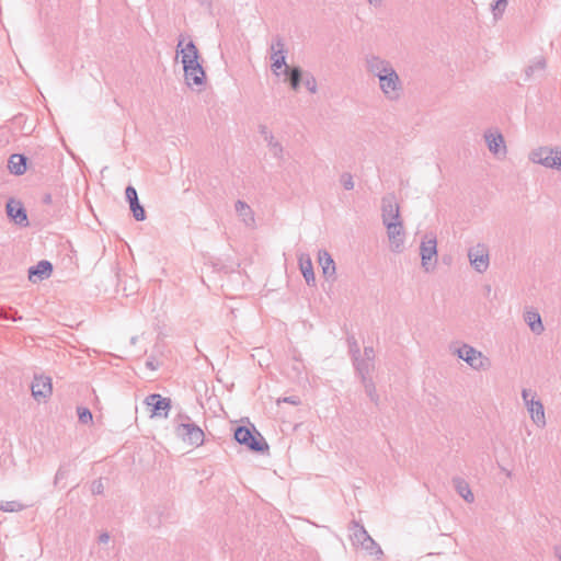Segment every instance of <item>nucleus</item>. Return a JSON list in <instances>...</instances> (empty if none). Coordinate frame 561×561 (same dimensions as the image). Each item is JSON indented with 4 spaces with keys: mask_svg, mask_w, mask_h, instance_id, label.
<instances>
[{
    "mask_svg": "<svg viewBox=\"0 0 561 561\" xmlns=\"http://www.w3.org/2000/svg\"><path fill=\"white\" fill-rule=\"evenodd\" d=\"M356 346H358V345H357V343L354 341V342H353V344L351 345V353H352V354H353V351H356Z\"/></svg>",
    "mask_w": 561,
    "mask_h": 561,
    "instance_id": "de8ad7c7",
    "label": "nucleus"
},
{
    "mask_svg": "<svg viewBox=\"0 0 561 561\" xmlns=\"http://www.w3.org/2000/svg\"><path fill=\"white\" fill-rule=\"evenodd\" d=\"M528 159L530 162L548 169L561 170V147L541 146L533 149Z\"/></svg>",
    "mask_w": 561,
    "mask_h": 561,
    "instance_id": "7ed1b4c3",
    "label": "nucleus"
},
{
    "mask_svg": "<svg viewBox=\"0 0 561 561\" xmlns=\"http://www.w3.org/2000/svg\"><path fill=\"white\" fill-rule=\"evenodd\" d=\"M92 492L94 494H101L103 492V483L101 480L94 481L92 484Z\"/></svg>",
    "mask_w": 561,
    "mask_h": 561,
    "instance_id": "a19ab883",
    "label": "nucleus"
},
{
    "mask_svg": "<svg viewBox=\"0 0 561 561\" xmlns=\"http://www.w3.org/2000/svg\"><path fill=\"white\" fill-rule=\"evenodd\" d=\"M363 387L365 389V392L367 397L370 399L371 402H374L376 405L379 403V396L376 390L375 382L371 377H366L364 379H360Z\"/></svg>",
    "mask_w": 561,
    "mask_h": 561,
    "instance_id": "cd10ccee",
    "label": "nucleus"
},
{
    "mask_svg": "<svg viewBox=\"0 0 561 561\" xmlns=\"http://www.w3.org/2000/svg\"><path fill=\"white\" fill-rule=\"evenodd\" d=\"M304 84L310 93H317L318 84L316 78L312 75H308L305 77Z\"/></svg>",
    "mask_w": 561,
    "mask_h": 561,
    "instance_id": "f704fd0d",
    "label": "nucleus"
},
{
    "mask_svg": "<svg viewBox=\"0 0 561 561\" xmlns=\"http://www.w3.org/2000/svg\"><path fill=\"white\" fill-rule=\"evenodd\" d=\"M369 537H370L369 534L366 531V529L363 526H360L358 524L354 525V530L352 534V539H353L354 543L363 546V542H365L366 539H369Z\"/></svg>",
    "mask_w": 561,
    "mask_h": 561,
    "instance_id": "c85d7f7f",
    "label": "nucleus"
},
{
    "mask_svg": "<svg viewBox=\"0 0 561 561\" xmlns=\"http://www.w3.org/2000/svg\"><path fill=\"white\" fill-rule=\"evenodd\" d=\"M387 228V236L390 242L392 252H401L404 244L405 233L402 221L389 222L385 225Z\"/></svg>",
    "mask_w": 561,
    "mask_h": 561,
    "instance_id": "f8f14e48",
    "label": "nucleus"
},
{
    "mask_svg": "<svg viewBox=\"0 0 561 561\" xmlns=\"http://www.w3.org/2000/svg\"><path fill=\"white\" fill-rule=\"evenodd\" d=\"M69 469L67 465H61L55 476V484L67 477Z\"/></svg>",
    "mask_w": 561,
    "mask_h": 561,
    "instance_id": "58836bf2",
    "label": "nucleus"
},
{
    "mask_svg": "<svg viewBox=\"0 0 561 561\" xmlns=\"http://www.w3.org/2000/svg\"><path fill=\"white\" fill-rule=\"evenodd\" d=\"M365 67L370 76L378 79L379 89L386 100L396 102L401 99L403 82L389 60L370 54L365 57Z\"/></svg>",
    "mask_w": 561,
    "mask_h": 561,
    "instance_id": "f257e3e1",
    "label": "nucleus"
},
{
    "mask_svg": "<svg viewBox=\"0 0 561 561\" xmlns=\"http://www.w3.org/2000/svg\"><path fill=\"white\" fill-rule=\"evenodd\" d=\"M368 4H370L374 8H378L381 5L383 0H366Z\"/></svg>",
    "mask_w": 561,
    "mask_h": 561,
    "instance_id": "c03bdc74",
    "label": "nucleus"
},
{
    "mask_svg": "<svg viewBox=\"0 0 561 561\" xmlns=\"http://www.w3.org/2000/svg\"><path fill=\"white\" fill-rule=\"evenodd\" d=\"M353 364L360 379L371 377L375 369V351L373 346H365L364 353H360L358 346L353 351Z\"/></svg>",
    "mask_w": 561,
    "mask_h": 561,
    "instance_id": "423d86ee",
    "label": "nucleus"
},
{
    "mask_svg": "<svg viewBox=\"0 0 561 561\" xmlns=\"http://www.w3.org/2000/svg\"><path fill=\"white\" fill-rule=\"evenodd\" d=\"M236 213L245 227L253 229L255 227V217L252 208L243 201H237L234 204Z\"/></svg>",
    "mask_w": 561,
    "mask_h": 561,
    "instance_id": "412c9836",
    "label": "nucleus"
},
{
    "mask_svg": "<svg viewBox=\"0 0 561 561\" xmlns=\"http://www.w3.org/2000/svg\"><path fill=\"white\" fill-rule=\"evenodd\" d=\"M458 358L466 362L473 370L484 371L491 368V359L476 347L463 343L453 352Z\"/></svg>",
    "mask_w": 561,
    "mask_h": 561,
    "instance_id": "f03ea898",
    "label": "nucleus"
},
{
    "mask_svg": "<svg viewBox=\"0 0 561 561\" xmlns=\"http://www.w3.org/2000/svg\"><path fill=\"white\" fill-rule=\"evenodd\" d=\"M527 411L530 414V417L535 424L538 426H545L546 417H545V409L543 404L539 400L529 401V404L526 405Z\"/></svg>",
    "mask_w": 561,
    "mask_h": 561,
    "instance_id": "b1692460",
    "label": "nucleus"
},
{
    "mask_svg": "<svg viewBox=\"0 0 561 561\" xmlns=\"http://www.w3.org/2000/svg\"><path fill=\"white\" fill-rule=\"evenodd\" d=\"M557 554H558V557H559V559L561 561V547L557 549Z\"/></svg>",
    "mask_w": 561,
    "mask_h": 561,
    "instance_id": "09e8293b",
    "label": "nucleus"
},
{
    "mask_svg": "<svg viewBox=\"0 0 561 561\" xmlns=\"http://www.w3.org/2000/svg\"><path fill=\"white\" fill-rule=\"evenodd\" d=\"M24 508V506L18 502V501H7V502H0V511L3 512H20Z\"/></svg>",
    "mask_w": 561,
    "mask_h": 561,
    "instance_id": "2f4dec72",
    "label": "nucleus"
},
{
    "mask_svg": "<svg viewBox=\"0 0 561 561\" xmlns=\"http://www.w3.org/2000/svg\"><path fill=\"white\" fill-rule=\"evenodd\" d=\"M234 439L255 453L268 450V445L264 437L254 427L251 430L247 426H238L234 431Z\"/></svg>",
    "mask_w": 561,
    "mask_h": 561,
    "instance_id": "39448f33",
    "label": "nucleus"
},
{
    "mask_svg": "<svg viewBox=\"0 0 561 561\" xmlns=\"http://www.w3.org/2000/svg\"><path fill=\"white\" fill-rule=\"evenodd\" d=\"M546 68V60L543 58H540L538 60H536L534 62V65L529 66L527 69H526V75L529 77L531 76L535 71L539 70H543Z\"/></svg>",
    "mask_w": 561,
    "mask_h": 561,
    "instance_id": "e433bc0d",
    "label": "nucleus"
},
{
    "mask_svg": "<svg viewBox=\"0 0 561 561\" xmlns=\"http://www.w3.org/2000/svg\"><path fill=\"white\" fill-rule=\"evenodd\" d=\"M530 394H531L530 390H528V389L522 390V398H523L525 405L529 404V401L535 400L533 397H530Z\"/></svg>",
    "mask_w": 561,
    "mask_h": 561,
    "instance_id": "ea45409f",
    "label": "nucleus"
},
{
    "mask_svg": "<svg viewBox=\"0 0 561 561\" xmlns=\"http://www.w3.org/2000/svg\"><path fill=\"white\" fill-rule=\"evenodd\" d=\"M284 402H288L290 404H299V399L297 397H286L284 398Z\"/></svg>",
    "mask_w": 561,
    "mask_h": 561,
    "instance_id": "37998d69",
    "label": "nucleus"
},
{
    "mask_svg": "<svg viewBox=\"0 0 561 561\" xmlns=\"http://www.w3.org/2000/svg\"><path fill=\"white\" fill-rule=\"evenodd\" d=\"M271 60H272V71L279 76V70L285 67L286 68V48L284 39L280 36H275L271 43Z\"/></svg>",
    "mask_w": 561,
    "mask_h": 561,
    "instance_id": "1a4fd4ad",
    "label": "nucleus"
},
{
    "mask_svg": "<svg viewBox=\"0 0 561 561\" xmlns=\"http://www.w3.org/2000/svg\"><path fill=\"white\" fill-rule=\"evenodd\" d=\"M78 417L83 424L91 423L93 420V415L88 408H78Z\"/></svg>",
    "mask_w": 561,
    "mask_h": 561,
    "instance_id": "72a5a7b5",
    "label": "nucleus"
},
{
    "mask_svg": "<svg viewBox=\"0 0 561 561\" xmlns=\"http://www.w3.org/2000/svg\"><path fill=\"white\" fill-rule=\"evenodd\" d=\"M318 261L322 267L324 277L333 278L335 276V263L331 254L327 250H320L318 253Z\"/></svg>",
    "mask_w": 561,
    "mask_h": 561,
    "instance_id": "5701e85b",
    "label": "nucleus"
},
{
    "mask_svg": "<svg viewBox=\"0 0 561 561\" xmlns=\"http://www.w3.org/2000/svg\"><path fill=\"white\" fill-rule=\"evenodd\" d=\"M108 540H110V535H108V533H106V531H105V533H102V534L99 536V541H100L101 543H107V542H108Z\"/></svg>",
    "mask_w": 561,
    "mask_h": 561,
    "instance_id": "79ce46f5",
    "label": "nucleus"
},
{
    "mask_svg": "<svg viewBox=\"0 0 561 561\" xmlns=\"http://www.w3.org/2000/svg\"><path fill=\"white\" fill-rule=\"evenodd\" d=\"M176 58L181 59L184 73L195 65H198L199 54L194 42L190 41L184 44V36L181 35L176 45Z\"/></svg>",
    "mask_w": 561,
    "mask_h": 561,
    "instance_id": "0eeeda50",
    "label": "nucleus"
},
{
    "mask_svg": "<svg viewBox=\"0 0 561 561\" xmlns=\"http://www.w3.org/2000/svg\"><path fill=\"white\" fill-rule=\"evenodd\" d=\"M125 195L127 202L129 203V208L133 213L134 218L137 221H144L146 219V211L139 203L136 188L131 185H128L126 187Z\"/></svg>",
    "mask_w": 561,
    "mask_h": 561,
    "instance_id": "a211bd4d",
    "label": "nucleus"
},
{
    "mask_svg": "<svg viewBox=\"0 0 561 561\" xmlns=\"http://www.w3.org/2000/svg\"><path fill=\"white\" fill-rule=\"evenodd\" d=\"M0 317H1V318H4V319H9L8 314H7V313H4V312L0 313Z\"/></svg>",
    "mask_w": 561,
    "mask_h": 561,
    "instance_id": "8fccbe9b",
    "label": "nucleus"
},
{
    "mask_svg": "<svg viewBox=\"0 0 561 561\" xmlns=\"http://www.w3.org/2000/svg\"><path fill=\"white\" fill-rule=\"evenodd\" d=\"M298 265H299V270H300L306 283L309 286L310 285L313 286L316 284V276H314L313 265H312L310 255L307 253H300L298 255Z\"/></svg>",
    "mask_w": 561,
    "mask_h": 561,
    "instance_id": "aec40b11",
    "label": "nucleus"
},
{
    "mask_svg": "<svg viewBox=\"0 0 561 561\" xmlns=\"http://www.w3.org/2000/svg\"><path fill=\"white\" fill-rule=\"evenodd\" d=\"M184 79L188 87L203 85L206 79V73L201 62L192 67L190 70H186Z\"/></svg>",
    "mask_w": 561,
    "mask_h": 561,
    "instance_id": "4be33fe9",
    "label": "nucleus"
},
{
    "mask_svg": "<svg viewBox=\"0 0 561 561\" xmlns=\"http://www.w3.org/2000/svg\"><path fill=\"white\" fill-rule=\"evenodd\" d=\"M8 168L13 174H23L26 171V158L23 154H12L9 159Z\"/></svg>",
    "mask_w": 561,
    "mask_h": 561,
    "instance_id": "a878e982",
    "label": "nucleus"
},
{
    "mask_svg": "<svg viewBox=\"0 0 561 561\" xmlns=\"http://www.w3.org/2000/svg\"><path fill=\"white\" fill-rule=\"evenodd\" d=\"M382 224L402 221L400 217V206L393 194H387L381 199Z\"/></svg>",
    "mask_w": 561,
    "mask_h": 561,
    "instance_id": "9d476101",
    "label": "nucleus"
},
{
    "mask_svg": "<svg viewBox=\"0 0 561 561\" xmlns=\"http://www.w3.org/2000/svg\"><path fill=\"white\" fill-rule=\"evenodd\" d=\"M285 75L288 77V81L290 88L297 91L300 87V82L302 79V71L299 67H288L286 66L284 70Z\"/></svg>",
    "mask_w": 561,
    "mask_h": 561,
    "instance_id": "bb28decb",
    "label": "nucleus"
},
{
    "mask_svg": "<svg viewBox=\"0 0 561 561\" xmlns=\"http://www.w3.org/2000/svg\"><path fill=\"white\" fill-rule=\"evenodd\" d=\"M31 391L36 400L47 399L53 392L50 377L35 375L31 385Z\"/></svg>",
    "mask_w": 561,
    "mask_h": 561,
    "instance_id": "2eb2a0df",
    "label": "nucleus"
},
{
    "mask_svg": "<svg viewBox=\"0 0 561 561\" xmlns=\"http://www.w3.org/2000/svg\"><path fill=\"white\" fill-rule=\"evenodd\" d=\"M340 182L343 185V187L347 191H351L354 188V180L351 173L344 172L341 178Z\"/></svg>",
    "mask_w": 561,
    "mask_h": 561,
    "instance_id": "c9c22d12",
    "label": "nucleus"
},
{
    "mask_svg": "<svg viewBox=\"0 0 561 561\" xmlns=\"http://www.w3.org/2000/svg\"><path fill=\"white\" fill-rule=\"evenodd\" d=\"M180 423L175 426V434L183 442L193 445L201 446L204 443L203 430L191 422L188 415H179Z\"/></svg>",
    "mask_w": 561,
    "mask_h": 561,
    "instance_id": "20e7f679",
    "label": "nucleus"
},
{
    "mask_svg": "<svg viewBox=\"0 0 561 561\" xmlns=\"http://www.w3.org/2000/svg\"><path fill=\"white\" fill-rule=\"evenodd\" d=\"M506 5H507V0H496L495 1V3L492 5V12H493L495 20H497L502 16L503 12L505 11Z\"/></svg>",
    "mask_w": 561,
    "mask_h": 561,
    "instance_id": "473e14b6",
    "label": "nucleus"
},
{
    "mask_svg": "<svg viewBox=\"0 0 561 561\" xmlns=\"http://www.w3.org/2000/svg\"><path fill=\"white\" fill-rule=\"evenodd\" d=\"M43 202L45 204H50L51 203V195L50 194H45L44 197H43Z\"/></svg>",
    "mask_w": 561,
    "mask_h": 561,
    "instance_id": "49530a36",
    "label": "nucleus"
},
{
    "mask_svg": "<svg viewBox=\"0 0 561 561\" xmlns=\"http://www.w3.org/2000/svg\"><path fill=\"white\" fill-rule=\"evenodd\" d=\"M145 403L151 408V417H167L171 409V400L169 398H163L158 393L149 394L145 399Z\"/></svg>",
    "mask_w": 561,
    "mask_h": 561,
    "instance_id": "4468645a",
    "label": "nucleus"
},
{
    "mask_svg": "<svg viewBox=\"0 0 561 561\" xmlns=\"http://www.w3.org/2000/svg\"><path fill=\"white\" fill-rule=\"evenodd\" d=\"M363 549H365L370 554H375L377 557L382 556L381 548L377 545V542L369 537V539H366L365 542H363V546H360Z\"/></svg>",
    "mask_w": 561,
    "mask_h": 561,
    "instance_id": "7c9ffc66",
    "label": "nucleus"
},
{
    "mask_svg": "<svg viewBox=\"0 0 561 561\" xmlns=\"http://www.w3.org/2000/svg\"><path fill=\"white\" fill-rule=\"evenodd\" d=\"M484 140L491 153L504 158L507 149L503 135L499 130L489 129L484 133Z\"/></svg>",
    "mask_w": 561,
    "mask_h": 561,
    "instance_id": "ddd939ff",
    "label": "nucleus"
},
{
    "mask_svg": "<svg viewBox=\"0 0 561 561\" xmlns=\"http://www.w3.org/2000/svg\"><path fill=\"white\" fill-rule=\"evenodd\" d=\"M523 319L535 335H541L545 332L541 316L534 307H526L524 309Z\"/></svg>",
    "mask_w": 561,
    "mask_h": 561,
    "instance_id": "f3484780",
    "label": "nucleus"
},
{
    "mask_svg": "<svg viewBox=\"0 0 561 561\" xmlns=\"http://www.w3.org/2000/svg\"><path fill=\"white\" fill-rule=\"evenodd\" d=\"M468 257L471 266L478 272L483 273L489 267V252L484 244H477L469 249Z\"/></svg>",
    "mask_w": 561,
    "mask_h": 561,
    "instance_id": "9b49d317",
    "label": "nucleus"
},
{
    "mask_svg": "<svg viewBox=\"0 0 561 561\" xmlns=\"http://www.w3.org/2000/svg\"><path fill=\"white\" fill-rule=\"evenodd\" d=\"M266 146L274 158L283 159L284 148L276 138L272 139V141L266 142Z\"/></svg>",
    "mask_w": 561,
    "mask_h": 561,
    "instance_id": "c756f323",
    "label": "nucleus"
},
{
    "mask_svg": "<svg viewBox=\"0 0 561 561\" xmlns=\"http://www.w3.org/2000/svg\"><path fill=\"white\" fill-rule=\"evenodd\" d=\"M259 133L265 142L272 141V139L275 138L273 133L270 130V128L266 125H260Z\"/></svg>",
    "mask_w": 561,
    "mask_h": 561,
    "instance_id": "4c0bfd02",
    "label": "nucleus"
},
{
    "mask_svg": "<svg viewBox=\"0 0 561 561\" xmlns=\"http://www.w3.org/2000/svg\"><path fill=\"white\" fill-rule=\"evenodd\" d=\"M51 271H53V265L50 262H48L46 260L39 261L36 265L30 267L28 279L32 283L43 280L50 276Z\"/></svg>",
    "mask_w": 561,
    "mask_h": 561,
    "instance_id": "6ab92c4d",
    "label": "nucleus"
},
{
    "mask_svg": "<svg viewBox=\"0 0 561 561\" xmlns=\"http://www.w3.org/2000/svg\"><path fill=\"white\" fill-rule=\"evenodd\" d=\"M420 255L422 267L425 272H430L434 268V264L431 263L437 255V240L434 234H426L420 245Z\"/></svg>",
    "mask_w": 561,
    "mask_h": 561,
    "instance_id": "6e6552de",
    "label": "nucleus"
},
{
    "mask_svg": "<svg viewBox=\"0 0 561 561\" xmlns=\"http://www.w3.org/2000/svg\"><path fill=\"white\" fill-rule=\"evenodd\" d=\"M453 485L459 496H461L467 503H472L474 501V495L471 492L470 485L463 478L454 477Z\"/></svg>",
    "mask_w": 561,
    "mask_h": 561,
    "instance_id": "393cba45",
    "label": "nucleus"
},
{
    "mask_svg": "<svg viewBox=\"0 0 561 561\" xmlns=\"http://www.w3.org/2000/svg\"><path fill=\"white\" fill-rule=\"evenodd\" d=\"M146 366L152 370L157 369V365L154 364L153 359L147 360Z\"/></svg>",
    "mask_w": 561,
    "mask_h": 561,
    "instance_id": "a18cd8bd",
    "label": "nucleus"
},
{
    "mask_svg": "<svg viewBox=\"0 0 561 561\" xmlns=\"http://www.w3.org/2000/svg\"><path fill=\"white\" fill-rule=\"evenodd\" d=\"M8 217L14 221V224L26 227L28 225V219L26 215V210L22 206V204L13 198L9 199L5 206Z\"/></svg>",
    "mask_w": 561,
    "mask_h": 561,
    "instance_id": "dca6fc26",
    "label": "nucleus"
}]
</instances>
